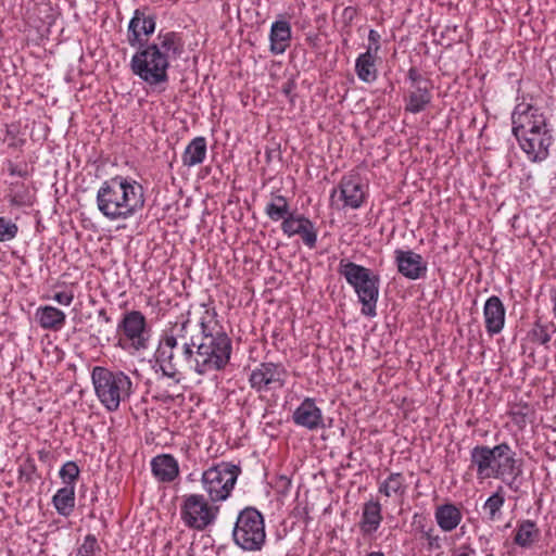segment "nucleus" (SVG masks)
Instances as JSON below:
<instances>
[{
    "mask_svg": "<svg viewBox=\"0 0 556 556\" xmlns=\"http://www.w3.org/2000/svg\"><path fill=\"white\" fill-rule=\"evenodd\" d=\"M202 308L199 332L193 329L188 314L181 315L161 334L155 361L166 377L175 378L187 370L205 376L228 365L232 353L231 340L218 327L215 309L206 305Z\"/></svg>",
    "mask_w": 556,
    "mask_h": 556,
    "instance_id": "nucleus-1",
    "label": "nucleus"
},
{
    "mask_svg": "<svg viewBox=\"0 0 556 556\" xmlns=\"http://www.w3.org/2000/svg\"><path fill=\"white\" fill-rule=\"evenodd\" d=\"M155 27V16L137 9L127 28L129 46L139 48L131 58L130 68L150 86L167 83V70L181 55L185 46L182 37L173 30H161L152 42L143 45L141 36L152 35Z\"/></svg>",
    "mask_w": 556,
    "mask_h": 556,
    "instance_id": "nucleus-2",
    "label": "nucleus"
},
{
    "mask_svg": "<svg viewBox=\"0 0 556 556\" xmlns=\"http://www.w3.org/2000/svg\"><path fill=\"white\" fill-rule=\"evenodd\" d=\"M513 134L530 162L545 161L554 142L544 112L530 103H518L511 113Z\"/></svg>",
    "mask_w": 556,
    "mask_h": 556,
    "instance_id": "nucleus-3",
    "label": "nucleus"
},
{
    "mask_svg": "<svg viewBox=\"0 0 556 556\" xmlns=\"http://www.w3.org/2000/svg\"><path fill=\"white\" fill-rule=\"evenodd\" d=\"M142 186L135 179L116 175L104 180L96 195L97 208L110 222L127 220L144 206Z\"/></svg>",
    "mask_w": 556,
    "mask_h": 556,
    "instance_id": "nucleus-4",
    "label": "nucleus"
},
{
    "mask_svg": "<svg viewBox=\"0 0 556 556\" xmlns=\"http://www.w3.org/2000/svg\"><path fill=\"white\" fill-rule=\"evenodd\" d=\"M470 468L476 471L479 480L501 479L511 489L515 480L521 475L520 460L506 442L493 447L476 445L470 451Z\"/></svg>",
    "mask_w": 556,
    "mask_h": 556,
    "instance_id": "nucleus-5",
    "label": "nucleus"
},
{
    "mask_svg": "<svg viewBox=\"0 0 556 556\" xmlns=\"http://www.w3.org/2000/svg\"><path fill=\"white\" fill-rule=\"evenodd\" d=\"M91 382L97 399L108 412H116L134 392V383L127 374L103 366L92 368Z\"/></svg>",
    "mask_w": 556,
    "mask_h": 556,
    "instance_id": "nucleus-6",
    "label": "nucleus"
},
{
    "mask_svg": "<svg viewBox=\"0 0 556 556\" xmlns=\"http://www.w3.org/2000/svg\"><path fill=\"white\" fill-rule=\"evenodd\" d=\"M338 273L353 287L362 303V314L368 317L377 315L376 306L379 296L380 278L374 275L369 268L346 260H341Z\"/></svg>",
    "mask_w": 556,
    "mask_h": 556,
    "instance_id": "nucleus-7",
    "label": "nucleus"
},
{
    "mask_svg": "<svg viewBox=\"0 0 556 556\" xmlns=\"http://www.w3.org/2000/svg\"><path fill=\"white\" fill-rule=\"evenodd\" d=\"M240 473L241 468L229 462H220L205 469L200 481L210 502L219 504L227 501Z\"/></svg>",
    "mask_w": 556,
    "mask_h": 556,
    "instance_id": "nucleus-8",
    "label": "nucleus"
},
{
    "mask_svg": "<svg viewBox=\"0 0 556 556\" xmlns=\"http://www.w3.org/2000/svg\"><path fill=\"white\" fill-rule=\"evenodd\" d=\"M232 539L243 551H260L266 539L263 515L254 507L242 509L235 522Z\"/></svg>",
    "mask_w": 556,
    "mask_h": 556,
    "instance_id": "nucleus-9",
    "label": "nucleus"
},
{
    "mask_svg": "<svg viewBox=\"0 0 556 556\" xmlns=\"http://www.w3.org/2000/svg\"><path fill=\"white\" fill-rule=\"evenodd\" d=\"M181 501L180 518L186 527L203 531L215 523L219 515V505L210 502L204 494H185Z\"/></svg>",
    "mask_w": 556,
    "mask_h": 556,
    "instance_id": "nucleus-10",
    "label": "nucleus"
},
{
    "mask_svg": "<svg viewBox=\"0 0 556 556\" xmlns=\"http://www.w3.org/2000/svg\"><path fill=\"white\" fill-rule=\"evenodd\" d=\"M117 331L122 333L118 345L128 346L135 351L146 350L149 343V330L144 315L139 311H130L123 315L117 325Z\"/></svg>",
    "mask_w": 556,
    "mask_h": 556,
    "instance_id": "nucleus-11",
    "label": "nucleus"
},
{
    "mask_svg": "<svg viewBox=\"0 0 556 556\" xmlns=\"http://www.w3.org/2000/svg\"><path fill=\"white\" fill-rule=\"evenodd\" d=\"M367 187L361 176L355 173L344 175L338 187L332 189L330 201L332 205L341 203L340 208H359L366 201Z\"/></svg>",
    "mask_w": 556,
    "mask_h": 556,
    "instance_id": "nucleus-12",
    "label": "nucleus"
},
{
    "mask_svg": "<svg viewBox=\"0 0 556 556\" xmlns=\"http://www.w3.org/2000/svg\"><path fill=\"white\" fill-rule=\"evenodd\" d=\"M288 372L282 364L262 363L255 367L249 377L252 389L256 392H267L283 388Z\"/></svg>",
    "mask_w": 556,
    "mask_h": 556,
    "instance_id": "nucleus-13",
    "label": "nucleus"
},
{
    "mask_svg": "<svg viewBox=\"0 0 556 556\" xmlns=\"http://www.w3.org/2000/svg\"><path fill=\"white\" fill-rule=\"evenodd\" d=\"M281 230L289 238L300 236L303 243L309 249L316 247L317 230L313 222L302 214L291 213L281 223Z\"/></svg>",
    "mask_w": 556,
    "mask_h": 556,
    "instance_id": "nucleus-14",
    "label": "nucleus"
},
{
    "mask_svg": "<svg viewBox=\"0 0 556 556\" xmlns=\"http://www.w3.org/2000/svg\"><path fill=\"white\" fill-rule=\"evenodd\" d=\"M292 421L302 428L314 431L325 427L321 409L312 397H305L294 409Z\"/></svg>",
    "mask_w": 556,
    "mask_h": 556,
    "instance_id": "nucleus-15",
    "label": "nucleus"
},
{
    "mask_svg": "<svg viewBox=\"0 0 556 556\" xmlns=\"http://www.w3.org/2000/svg\"><path fill=\"white\" fill-rule=\"evenodd\" d=\"M394 255L397 270L405 278L417 280L427 273V263L420 254L412 250L397 249Z\"/></svg>",
    "mask_w": 556,
    "mask_h": 556,
    "instance_id": "nucleus-16",
    "label": "nucleus"
},
{
    "mask_svg": "<svg viewBox=\"0 0 556 556\" xmlns=\"http://www.w3.org/2000/svg\"><path fill=\"white\" fill-rule=\"evenodd\" d=\"M555 332L556 325L553 321H542L538 319L527 332L522 344L523 354H527L528 357H533L534 351L531 345H546Z\"/></svg>",
    "mask_w": 556,
    "mask_h": 556,
    "instance_id": "nucleus-17",
    "label": "nucleus"
},
{
    "mask_svg": "<svg viewBox=\"0 0 556 556\" xmlns=\"http://www.w3.org/2000/svg\"><path fill=\"white\" fill-rule=\"evenodd\" d=\"M505 307L502 300L496 296H490L483 307V316L486 332L490 336L500 333L505 325Z\"/></svg>",
    "mask_w": 556,
    "mask_h": 556,
    "instance_id": "nucleus-18",
    "label": "nucleus"
},
{
    "mask_svg": "<svg viewBox=\"0 0 556 556\" xmlns=\"http://www.w3.org/2000/svg\"><path fill=\"white\" fill-rule=\"evenodd\" d=\"M151 471L159 482L170 483L179 476V464L170 454H160L151 460Z\"/></svg>",
    "mask_w": 556,
    "mask_h": 556,
    "instance_id": "nucleus-19",
    "label": "nucleus"
},
{
    "mask_svg": "<svg viewBox=\"0 0 556 556\" xmlns=\"http://www.w3.org/2000/svg\"><path fill=\"white\" fill-rule=\"evenodd\" d=\"M382 508L378 501H368L363 506L359 529L363 534H371L376 532L382 522Z\"/></svg>",
    "mask_w": 556,
    "mask_h": 556,
    "instance_id": "nucleus-20",
    "label": "nucleus"
},
{
    "mask_svg": "<svg viewBox=\"0 0 556 556\" xmlns=\"http://www.w3.org/2000/svg\"><path fill=\"white\" fill-rule=\"evenodd\" d=\"M291 25L287 21H275L269 33L270 51L274 54H282L291 40Z\"/></svg>",
    "mask_w": 556,
    "mask_h": 556,
    "instance_id": "nucleus-21",
    "label": "nucleus"
},
{
    "mask_svg": "<svg viewBox=\"0 0 556 556\" xmlns=\"http://www.w3.org/2000/svg\"><path fill=\"white\" fill-rule=\"evenodd\" d=\"M434 518L442 531L451 532L462 522L463 514L454 504L447 503L435 508Z\"/></svg>",
    "mask_w": 556,
    "mask_h": 556,
    "instance_id": "nucleus-22",
    "label": "nucleus"
},
{
    "mask_svg": "<svg viewBox=\"0 0 556 556\" xmlns=\"http://www.w3.org/2000/svg\"><path fill=\"white\" fill-rule=\"evenodd\" d=\"M206 139L202 136L193 138L186 147L181 162L184 166L193 167L202 164L206 157Z\"/></svg>",
    "mask_w": 556,
    "mask_h": 556,
    "instance_id": "nucleus-23",
    "label": "nucleus"
},
{
    "mask_svg": "<svg viewBox=\"0 0 556 556\" xmlns=\"http://www.w3.org/2000/svg\"><path fill=\"white\" fill-rule=\"evenodd\" d=\"M378 492L387 497L403 498L407 492V483L403 473L392 472L379 483Z\"/></svg>",
    "mask_w": 556,
    "mask_h": 556,
    "instance_id": "nucleus-24",
    "label": "nucleus"
},
{
    "mask_svg": "<svg viewBox=\"0 0 556 556\" xmlns=\"http://www.w3.org/2000/svg\"><path fill=\"white\" fill-rule=\"evenodd\" d=\"M36 318L43 329L59 330L65 324V314L54 306H41L37 308Z\"/></svg>",
    "mask_w": 556,
    "mask_h": 556,
    "instance_id": "nucleus-25",
    "label": "nucleus"
},
{
    "mask_svg": "<svg viewBox=\"0 0 556 556\" xmlns=\"http://www.w3.org/2000/svg\"><path fill=\"white\" fill-rule=\"evenodd\" d=\"M355 72L359 80L374 83L378 77L376 55L370 54V51L361 53L355 61Z\"/></svg>",
    "mask_w": 556,
    "mask_h": 556,
    "instance_id": "nucleus-26",
    "label": "nucleus"
},
{
    "mask_svg": "<svg viewBox=\"0 0 556 556\" xmlns=\"http://www.w3.org/2000/svg\"><path fill=\"white\" fill-rule=\"evenodd\" d=\"M412 88L406 99L405 110L416 114L424 111L431 102L430 85Z\"/></svg>",
    "mask_w": 556,
    "mask_h": 556,
    "instance_id": "nucleus-27",
    "label": "nucleus"
},
{
    "mask_svg": "<svg viewBox=\"0 0 556 556\" xmlns=\"http://www.w3.org/2000/svg\"><path fill=\"white\" fill-rule=\"evenodd\" d=\"M52 504L59 515L68 517L75 508V485H65L56 491Z\"/></svg>",
    "mask_w": 556,
    "mask_h": 556,
    "instance_id": "nucleus-28",
    "label": "nucleus"
},
{
    "mask_svg": "<svg viewBox=\"0 0 556 556\" xmlns=\"http://www.w3.org/2000/svg\"><path fill=\"white\" fill-rule=\"evenodd\" d=\"M264 212L266 216L273 222L281 223L292 212L290 211V204L287 198L282 194H271L269 201L266 203Z\"/></svg>",
    "mask_w": 556,
    "mask_h": 556,
    "instance_id": "nucleus-29",
    "label": "nucleus"
},
{
    "mask_svg": "<svg viewBox=\"0 0 556 556\" xmlns=\"http://www.w3.org/2000/svg\"><path fill=\"white\" fill-rule=\"evenodd\" d=\"M539 536L540 529L535 522L527 519L518 522L514 542L520 547L528 548L532 546Z\"/></svg>",
    "mask_w": 556,
    "mask_h": 556,
    "instance_id": "nucleus-30",
    "label": "nucleus"
},
{
    "mask_svg": "<svg viewBox=\"0 0 556 556\" xmlns=\"http://www.w3.org/2000/svg\"><path fill=\"white\" fill-rule=\"evenodd\" d=\"M505 504L503 488L498 486L496 492L486 498L483 504V511L489 521H497L502 517V508Z\"/></svg>",
    "mask_w": 556,
    "mask_h": 556,
    "instance_id": "nucleus-31",
    "label": "nucleus"
},
{
    "mask_svg": "<svg viewBox=\"0 0 556 556\" xmlns=\"http://www.w3.org/2000/svg\"><path fill=\"white\" fill-rule=\"evenodd\" d=\"M9 202L13 206L23 207L33 205V194L29 189L21 182H12L9 187Z\"/></svg>",
    "mask_w": 556,
    "mask_h": 556,
    "instance_id": "nucleus-32",
    "label": "nucleus"
},
{
    "mask_svg": "<svg viewBox=\"0 0 556 556\" xmlns=\"http://www.w3.org/2000/svg\"><path fill=\"white\" fill-rule=\"evenodd\" d=\"M100 546L93 534H87L83 544L77 548L75 556H98Z\"/></svg>",
    "mask_w": 556,
    "mask_h": 556,
    "instance_id": "nucleus-33",
    "label": "nucleus"
},
{
    "mask_svg": "<svg viewBox=\"0 0 556 556\" xmlns=\"http://www.w3.org/2000/svg\"><path fill=\"white\" fill-rule=\"evenodd\" d=\"M18 226L11 219L0 217V242L11 241L16 238Z\"/></svg>",
    "mask_w": 556,
    "mask_h": 556,
    "instance_id": "nucleus-34",
    "label": "nucleus"
},
{
    "mask_svg": "<svg viewBox=\"0 0 556 556\" xmlns=\"http://www.w3.org/2000/svg\"><path fill=\"white\" fill-rule=\"evenodd\" d=\"M60 477L66 485H74L79 477V467L75 462H66L60 469Z\"/></svg>",
    "mask_w": 556,
    "mask_h": 556,
    "instance_id": "nucleus-35",
    "label": "nucleus"
},
{
    "mask_svg": "<svg viewBox=\"0 0 556 556\" xmlns=\"http://www.w3.org/2000/svg\"><path fill=\"white\" fill-rule=\"evenodd\" d=\"M8 172L11 176H18L21 178H27L30 175L28 165L26 162L13 163L11 161L7 164Z\"/></svg>",
    "mask_w": 556,
    "mask_h": 556,
    "instance_id": "nucleus-36",
    "label": "nucleus"
},
{
    "mask_svg": "<svg viewBox=\"0 0 556 556\" xmlns=\"http://www.w3.org/2000/svg\"><path fill=\"white\" fill-rule=\"evenodd\" d=\"M422 538L427 540L429 549H440L442 546L441 538L438 534H434V530L432 528L428 530H422Z\"/></svg>",
    "mask_w": 556,
    "mask_h": 556,
    "instance_id": "nucleus-37",
    "label": "nucleus"
},
{
    "mask_svg": "<svg viewBox=\"0 0 556 556\" xmlns=\"http://www.w3.org/2000/svg\"><path fill=\"white\" fill-rule=\"evenodd\" d=\"M380 39H381L380 34L375 29H370L368 33L369 46L366 51H370V54L376 55L381 47Z\"/></svg>",
    "mask_w": 556,
    "mask_h": 556,
    "instance_id": "nucleus-38",
    "label": "nucleus"
},
{
    "mask_svg": "<svg viewBox=\"0 0 556 556\" xmlns=\"http://www.w3.org/2000/svg\"><path fill=\"white\" fill-rule=\"evenodd\" d=\"M407 78L410 81L412 87L430 85L415 67H410L408 70Z\"/></svg>",
    "mask_w": 556,
    "mask_h": 556,
    "instance_id": "nucleus-39",
    "label": "nucleus"
},
{
    "mask_svg": "<svg viewBox=\"0 0 556 556\" xmlns=\"http://www.w3.org/2000/svg\"><path fill=\"white\" fill-rule=\"evenodd\" d=\"M59 304L70 306L74 300L73 292L62 291L54 293L53 298Z\"/></svg>",
    "mask_w": 556,
    "mask_h": 556,
    "instance_id": "nucleus-40",
    "label": "nucleus"
},
{
    "mask_svg": "<svg viewBox=\"0 0 556 556\" xmlns=\"http://www.w3.org/2000/svg\"><path fill=\"white\" fill-rule=\"evenodd\" d=\"M527 415L528 413L523 412V409H517L510 413L511 420L520 427L526 425Z\"/></svg>",
    "mask_w": 556,
    "mask_h": 556,
    "instance_id": "nucleus-41",
    "label": "nucleus"
},
{
    "mask_svg": "<svg viewBox=\"0 0 556 556\" xmlns=\"http://www.w3.org/2000/svg\"><path fill=\"white\" fill-rule=\"evenodd\" d=\"M356 15V10L353 7H346L343 10V17L348 22H352Z\"/></svg>",
    "mask_w": 556,
    "mask_h": 556,
    "instance_id": "nucleus-42",
    "label": "nucleus"
},
{
    "mask_svg": "<svg viewBox=\"0 0 556 556\" xmlns=\"http://www.w3.org/2000/svg\"><path fill=\"white\" fill-rule=\"evenodd\" d=\"M475 554V549L470 548L469 546H460L457 554L454 556H471Z\"/></svg>",
    "mask_w": 556,
    "mask_h": 556,
    "instance_id": "nucleus-43",
    "label": "nucleus"
},
{
    "mask_svg": "<svg viewBox=\"0 0 556 556\" xmlns=\"http://www.w3.org/2000/svg\"><path fill=\"white\" fill-rule=\"evenodd\" d=\"M551 301H552V304H553V314H554V317L556 318V289H553L551 291Z\"/></svg>",
    "mask_w": 556,
    "mask_h": 556,
    "instance_id": "nucleus-44",
    "label": "nucleus"
},
{
    "mask_svg": "<svg viewBox=\"0 0 556 556\" xmlns=\"http://www.w3.org/2000/svg\"><path fill=\"white\" fill-rule=\"evenodd\" d=\"M99 317H102L106 324L111 323V317L108 316L105 309L103 308L99 311Z\"/></svg>",
    "mask_w": 556,
    "mask_h": 556,
    "instance_id": "nucleus-45",
    "label": "nucleus"
},
{
    "mask_svg": "<svg viewBox=\"0 0 556 556\" xmlns=\"http://www.w3.org/2000/svg\"><path fill=\"white\" fill-rule=\"evenodd\" d=\"M292 88H293V84L292 83H288V84L283 85L282 91H283L285 94L288 96L291 92Z\"/></svg>",
    "mask_w": 556,
    "mask_h": 556,
    "instance_id": "nucleus-46",
    "label": "nucleus"
},
{
    "mask_svg": "<svg viewBox=\"0 0 556 556\" xmlns=\"http://www.w3.org/2000/svg\"><path fill=\"white\" fill-rule=\"evenodd\" d=\"M367 556H384L382 552H370Z\"/></svg>",
    "mask_w": 556,
    "mask_h": 556,
    "instance_id": "nucleus-47",
    "label": "nucleus"
},
{
    "mask_svg": "<svg viewBox=\"0 0 556 556\" xmlns=\"http://www.w3.org/2000/svg\"><path fill=\"white\" fill-rule=\"evenodd\" d=\"M286 485L290 484V480L287 477H281L280 479Z\"/></svg>",
    "mask_w": 556,
    "mask_h": 556,
    "instance_id": "nucleus-48",
    "label": "nucleus"
},
{
    "mask_svg": "<svg viewBox=\"0 0 556 556\" xmlns=\"http://www.w3.org/2000/svg\"><path fill=\"white\" fill-rule=\"evenodd\" d=\"M486 556H494L493 554H488Z\"/></svg>",
    "mask_w": 556,
    "mask_h": 556,
    "instance_id": "nucleus-49",
    "label": "nucleus"
}]
</instances>
